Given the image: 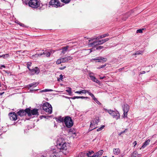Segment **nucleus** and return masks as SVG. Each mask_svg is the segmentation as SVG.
<instances>
[{"label": "nucleus", "instance_id": "obj_12", "mask_svg": "<svg viewBox=\"0 0 157 157\" xmlns=\"http://www.w3.org/2000/svg\"><path fill=\"white\" fill-rule=\"evenodd\" d=\"M18 115L21 117H22L26 115L27 112L26 111V109L25 110H19L17 113Z\"/></svg>", "mask_w": 157, "mask_h": 157}, {"label": "nucleus", "instance_id": "obj_57", "mask_svg": "<svg viewBox=\"0 0 157 157\" xmlns=\"http://www.w3.org/2000/svg\"><path fill=\"white\" fill-rule=\"evenodd\" d=\"M105 77V76H103V77H100V79H103Z\"/></svg>", "mask_w": 157, "mask_h": 157}, {"label": "nucleus", "instance_id": "obj_50", "mask_svg": "<svg viewBox=\"0 0 157 157\" xmlns=\"http://www.w3.org/2000/svg\"><path fill=\"white\" fill-rule=\"evenodd\" d=\"M133 144H134V147H135L137 144V142L136 141H135L133 143Z\"/></svg>", "mask_w": 157, "mask_h": 157}, {"label": "nucleus", "instance_id": "obj_1", "mask_svg": "<svg viewBox=\"0 0 157 157\" xmlns=\"http://www.w3.org/2000/svg\"><path fill=\"white\" fill-rule=\"evenodd\" d=\"M69 146V144L66 143H58L57 146L54 148H52L51 152L53 153V154H55L54 155L56 157H59L61 150H62L63 152H64V151H66L68 148Z\"/></svg>", "mask_w": 157, "mask_h": 157}, {"label": "nucleus", "instance_id": "obj_39", "mask_svg": "<svg viewBox=\"0 0 157 157\" xmlns=\"http://www.w3.org/2000/svg\"><path fill=\"white\" fill-rule=\"evenodd\" d=\"M136 33H142V29H138L136 31Z\"/></svg>", "mask_w": 157, "mask_h": 157}, {"label": "nucleus", "instance_id": "obj_22", "mask_svg": "<svg viewBox=\"0 0 157 157\" xmlns=\"http://www.w3.org/2000/svg\"><path fill=\"white\" fill-rule=\"evenodd\" d=\"M68 47H69L68 46H67L63 48L62 49L61 53L63 54H65L66 52L67 51Z\"/></svg>", "mask_w": 157, "mask_h": 157}, {"label": "nucleus", "instance_id": "obj_9", "mask_svg": "<svg viewBox=\"0 0 157 157\" xmlns=\"http://www.w3.org/2000/svg\"><path fill=\"white\" fill-rule=\"evenodd\" d=\"M9 115L10 119L12 121H16L17 119V115L14 112L10 113Z\"/></svg>", "mask_w": 157, "mask_h": 157}, {"label": "nucleus", "instance_id": "obj_3", "mask_svg": "<svg viewBox=\"0 0 157 157\" xmlns=\"http://www.w3.org/2000/svg\"><path fill=\"white\" fill-rule=\"evenodd\" d=\"M105 111L108 113L113 118H115L116 120L119 119L120 118V115L117 111L106 109L105 110Z\"/></svg>", "mask_w": 157, "mask_h": 157}, {"label": "nucleus", "instance_id": "obj_20", "mask_svg": "<svg viewBox=\"0 0 157 157\" xmlns=\"http://www.w3.org/2000/svg\"><path fill=\"white\" fill-rule=\"evenodd\" d=\"M129 108V106L127 104H125L124 105V107L123 109V111L128 112Z\"/></svg>", "mask_w": 157, "mask_h": 157}, {"label": "nucleus", "instance_id": "obj_16", "mask_svg": "<svg viewBox=\"0 0 157 157\" xmlns=\"http://www.w3.org/2000/svg\"><path fill=\"white\" fill-rule=\"evenodd\" d=\"M56 119L57 121L58 122L63 123L65 119V117H62L60 116L56 118Z\"/></svg>", "mask_w": 157, "mask_h": 157}, {"label": "nucleus", "instance_id": "obj_35", "mask_svg": "<svg viewBox=\"0 0 157 157\" xmlns=\"http://www.w3.org/2000/svg\"><path fill=\"white\" fill-rule=\"evenodd\" d=\"M77 157H84V155L83 153H79Z\"/></svg>", "mask_w": 157, "mask_h": 157}, {"label": "nucleus", "instance_id": "obj_5", "mask_svg": "<svg viewBox=\"0 0 157 157\" xmlns=\"http://www.w3.org/2000/svg\"><path fill=\"white\" fill-rule=\"evenodd\" d=\"M28 4L32 8H36L40 6V2L38 0H29Z\"/></svg>", "mask_w": 157, "mask_h": 157}, {"label": "nucleus", "instance_id": "obj_48", "mask_svg": "<svg viewBox=\"0 0 157 157\" xmlns=\"http://www.w3.org/2000/svg\"><path fill=\"white\" fill-rule=\"evenodd\" d=\"M103 48V47L101 46H99V50Z\"/></svg>", "mask_w": 157, "mask_h": 157}, {"label": "nucleus", "instance_id": "obj_38", "mask_svg": "<svg viewBox=\"0 0 157 157\" xmlns=\"http://www.w3.org/2000/svg\"><path fill=\"white\" fill-rule=\"evenodd\" d=\"M86 93H87L90 96L92 97H94V94L91 93L89 92L88 90H87V92Z\"/></svg>", "mask_w": 157, "mask_h": 157}, {"label": "nucleus", "instance_id": "obj_7", "mask_svg": "<svg viewBox=\"0 0 157 157\" xmlns=\"http://www.w3.org/2000/svg\"><path fill=\"white\" fill-rule=\"evenodd\" d=\"M26 111L29 117H31L32 115H38V109H34L33 110H30L29 108L26 109Z\"/></svg>", "mask_w": 157, "mask_h": 157}, {"label": "nucleus", "instance_id": "obj_42", "mask_svg": "<svg viewBox=\"0 0 157 157\" xmlns=\"http://www.w3.org/2000/svg\"><path fill=\"white\" fill-rule=\"evenodd\" d=\"M127 130V129H126L124 131L120 133H119L118 135L119 136L121 135L122 134H123V133H124Z\"/></svg>", "mask_w": 157, "mask_h": 157}, {"label": "nucleus", "instance_id": "obj_6", "mask_svg": "<svg viewBox=\"0 0 157 157\" xmlns=\"http://www.w3.org/2000/svg\"><path fill=\"white\" fill-rule=\"evenodd\" d=\"M88 45L89 47H93V48H95L96 50L98 49V41L97 39L89 40L88 42Z\"/></svg>", "mask_w": 157, "mask_h": 157}, {"label": "nucleus", "instance_id": "obj_32", "mask_svg": "<svg viewBox=\"0 0 157 157\" xmlns=\"http://www.w3.org/2000/svg\"><path fill=\"white\" fill-rule=\"evenodd\" d=\"M128 112L124 111V113H123V117L124 118L127 117V115H128V114H127Z\"/></svg>", "mask_w": 157, "mask_h": 157}, {"label": "nucleus", "instance_id": "obj_52", "mask_svg": "<svg viewBox=\"0 0 157 157\" xmlns=\"http://www.w3.org/2000/svg\"><path fill=\"white\" fill-rule=\"evenodd\" d=\"M63 75H60L59 76V79H60V80H62V79H63Z\"/></svg>", "mask_w": 157, "mask_h": 157}, {"label": "nucleus", "instance_id": "obj_51", "mask_svg": "<svg viewBox=\"0 0 157 157\" xmlns=\"http://www.w3.org/2000/svg\"><path fill=\"white\" fill-rule=\"evenodd\" d=\"M18 24L20 26H24V24H22L20 22H19V23H18Z\"/></svg>", "mask_w": 157, "mask_h": 157}, {"label": "nucleus", "instance_id": "obj_37", "mask_svg": "<svg viewBox=\"0 0 157 157\" xmlns=\"http://www.w3.org/2000/svg\"><path fill=\"white\" fill-rule=\"evenodd\" d=\"M66 58H67L68 61L69 60H71L73 59V57L71 56H67L66 57Z\"/></svg>", "mask_w": 157, "mask_h": 157}, {"label": "nucleus", "instance_id": "obj_59", "mask_svg": "<svg viewBox=\"0 0 157 157\" xmlns=\"http://www.w3.org/2000/svg\"><path fill=\"white\" fill-rule=\"evenodd\" d=\"M84 98V97L82 96V97H81L80 98Z\"/></svg>", "mask_w": 157, "mask_h": 157}, {"label": "nucleus", "instance_id": "obj_58", "mask_svg": "<svg viewBox=\"0 0 157 157\" xmlns=\"http://www.w3.org/2000/svg\"><path fill=\"white\" fill-rule=\"evenodd\" d=\"M3 93H4V92H3V93H0V95H2V94Z\"/></svg>", "mask_w": 157, "mask_h": 157}, {"label": "nucleus", "instance_id": "obj_19", "mask_svg": "<svg viewBox=\"0 0 157 157\" xmlns=\"http://www.w3.org/2000/svg\"><path fill=\"white\" fill-rule=\"evenodd\" d=\"M107 60V59L102 57H99V62H106Z\"/></svg>", "mask_w": 157, "mask_h": 157}, {"label": "nucleus", "instance_id": "obj_17", "mask_svg": "<svg viewBox=\"0 0 157 157\" xmlns=\"http://www.w3.org/2000/svg\"><path fill=\"white\" fill-rule=\"evenodd\" d=\"M109 39V38H107L106 39H103L101 40H99V45L101 44L104 43L106 41L108 40Z\"/></svg>", "mask_w": 157, "mask_h": 157}, {"label": "nucleus", "instance_id": "obj_14", "mask_svg": "<svg viewBox=\"0 0 157 157\" xmlns=\"http://www.w3.org/2000/svg\"><path fill=\"white\" fill-rule=\"evenodd\" d=\"M150 141V140L149 139H148L146 141H145L143 144V145L140 148V149H141L142 148H144L147 146L148 145L149 143V142Z\"/></svg>", "mask_w": 157, "mask_h": 157}, {"label": "nucleus", "instance_id": "obj_36", "mask_svg": "<svg viewBox=\"0 0 157 157\" xmlns=\"http://www.w3.org/2000/svg\"><path fill=\"white\" fill-rule=\"evenodd\" d=\"M66 91L67 92L69 93V95H70L71 94V89L70 88H69V89L66 90Z\"/></svg>", "mask_w": 157, "mask_h": 157}, {"label": "nucleus", "instance_id": "obj_31", "mask_svg": "<svg viewBox=\"0 0 157 157\" xmlns=\"http://www.w3.org/2000/svg\"><path fill=\"white\" fill-rule=\"evenodd\" d=\"M143 52L142 51H137L134 55H140L142 54Z\"/></svg>", "mask_w": 157, "mask_h": 157}, {"label": "nucleus", "instance_id": "obj_11", "mask_svg": "<svg viewBox=\"0 0 157 157\" xmlns=\"http://www.w3.org/2000/svg\"><path fill=\"white\" fill-rule=\"evenodd\" d=\"M97 125L98 124L96 121L95 122L94 121H91L90 125V128H91L90 130H92L96 128Z\"/></svg>", "mask_w": 157, "mask_h": 157}, {"label": "nucleus", "instance_id": "obj_44", "mask_svg": "<svg viewBox=\"0 0 157 157\" xmlns=\"http://www.w3.org/2000/svg\"><path fill=\"white\" fill-rule=\"evenodd\" d=\"M92 98L96 102V103H97L98 100L94 96V97H92Z\"/></svg>", "mask_w": 157, "mask_h": 157}, {"label": "nucleus", "instance_id": "obj_41", "mask_svg": "<svg viewBox=\"0 0 157 157\" xmlns=\"http://www.w3.org/2000/svg\"><path fill=\"white\" fill-rule=\"evenodd\" d=\"M105 127V126L104 125H102L100 128H99V131L102 130Z\"/></svg>", "mask_w": 157, "mask_h": 157}, {"label": "nucleus", "instance_id": "obj_55", "mask_svg": "<svg viewBox=\"0 0 157 157\" xmlns=\"http://www.w3.org/2000/svg\"><path fill=\"white\" fill-rule=\"evenodd\" d=\"M2 67L5 68V66L4 65H2L1 66V69H2V68H1Z\"/></svg>", "mask_w": 157, "mask_h": 157}, {"label": "nucleus", "instance_id": "obj_21", "mask_svg": "<svg viewBox=\"0 0 157 157\" xmlns=\"http://www.w3.org/2000/svg\"><path fill=\"white\" fill-rule=\"evenodd\" d=\"M90 77V79L92 80L94 82H96L97 83H98L97 81L98 80L95 78V77L92 74H90L89 75Z\"/></svg>", "mask_w": 157, "mask_h": 157}, {"label": "nucleus", "instance_id": "obj_24", "mask_svg": "<svg viewBox=\"0 0 157 157\" xmlns=\"http://www.w3.org/2000/svg\"><path fill=\"white\" fill-rule=\"evenodd\" d=\"M10 56V55L9 54H6L5 55H3L2 56H0V57H2L4 59H6L8 57H9Z\"/></svg>", "mask_w": 157, "mask_h": 157}, {"label": "nucleus", "instance_id": "obj_43", "mask_svg": "<svg viewBox=\"0 0 157 157\" xmlns=\"http://www.w3.org/2000/svg\"><path fill=\"white\" fill-rule=\"evenodd\" d=\"M80 98V97H79V96H74V97H73L71 98L72 99H75L76 98Z\"/></svg>", "mask_w": 157, "mask_h": 157}, {"label": "nucleus", "instance_id": "obj_47", "mask_svg": "<svg viewBox=\"0 0 157 157\" xmlns=\"http://www.w3.org/2000/svg\"><path fill=\"white\" fill-rule=\"evenodd\" d=\"M98 59V58H96L90 59V62H93L94 60H97Z\"/></svg>", "mask_w": 157, "mask_h": 157}, {"label": "nucleus", "instance_id": "obj_15", "mask_svg": "<svg viewBox=\"0 0 157 157\" xmlns=\"http://www.w3.org/2000/svg\"><path fill=\"white\" fill-rule=\"evenodd\" d=\"M141 156V154H138L136 151H135L132 154L131 157H140Z\"/></svg>", "mask_w": 157, "mask_h": 157}, {"label": "nucleus", "instance_id": "obj_23", "mask_svg": "<svg viewBox=\"0 0 157 157\" xmlns=\"http://www.w3.org/2000/svg\"><path fill=\"white\" fill-rule=\"evenodd\" d=\"M87 92V90H82L81 91H77L75 92V93H77L79 94H81L82 93L83 94H86V93Z\"/></svg>", "mask_w": 157, "mask_h": 157}, {"label": "nucleus", "instance_id": "obj_46", "mask_svg": "<svg viewBox=\"0 0 157 157\" xmlns=\"http://www.w3.org/2000/svg\"><path fill=\"white\" fill-rule=\"evenodd\" d=\"M91 157H98V155L97 153L96 154L94 155L93 156H92Z\"/></svg>", "mask_w": 157, "mask_h": 157}, {"label": "nucleus", "instance_id": "obj_53", "mask_svg": "<svg viewBox=\"0 0 157 157\" xmlns=\"http://www.w3.org/2000/svg\"><path fill=\"white\" fill-rule=\"evenodd\" d=\"M66 67V66H64L63 67H60V69L61 70H63V69H65Z\"/></svg>", "mask_w": 157, "mask_h": 157}, {"label": "nucleus", "instance_id": "obj_61", "mask_svg": "<svg viewBox=\"0 0 157 157\" xmlns=\"http://www.w3.org/2000/svg\"><path fill=\"white\" fill-rule=\"evenodd\" d=\"M103 157H107L106 156H103Z\"/></svg>", "mask_w": 157, "mask_h": 157}, {"label": "nucleus", "instance_id": "obj_56", "mask_svg": "<svg viewBox=\"0 0 157 157\" xmlns=\"http://www.w3.org/2000/svg\"><path fill=\"white\" fill-rule=\"evenodd\" d=\"M87 51H88L90 53L91 52H92V50H91L90 49L87 50Z\"/></svg>", "mask_w": 157, "mask_h": 157}, {"label": "nucleus", "instance_id": "obj_8", "mask_svg": "<svg viewBox=\"0 0 157 157\" xmlns=\"http://www.w3.org/2000/svg\"><path fill=\"white\" fill-rule=\"evenodd\" d=\"M49 4L52 6L58 7L60 6V3L58 0H51L49 2Z\"/></svg>", "mask_w": 157, "mask_h": 157}, {"label": "nucleus", "instance_id": "obj_25", "mask_svg": "<svg viewBox=\"0 0 157 157\" xmlns=\"http://www.w3.org/2000/svg\"><path fill=\"white\" fill-rule=\"evenodd\" d=\"M109 35V34L108 33H106L101 35L99 37V40L100 39L104 38L106 36H108Z\"/></svg>", "mask_w": 157, "mask_h": 157}, {"label": "nucleus", "instance_id": "obj_28", "mask_svg": "<svg viewBox=\"0 0 157 157\" xmlns=\"http://www.w3.org/2000/svg\"><path fill=\"white\" fill-rule=\"evenodd\" d=\"M53 91V90H51V89L48 90V89H45L43 90H41V91H40V93H41V92H48V91Z\"/></svg>", "mask_w": 157, "mask_h": 157}, {"label": "nucleus", "instance_id": "obj_29", "mask_svg": "<svg viewBox=\"0 0 157 157\" xmlns=\"http://www.w3.org/2000/svg\"><path fill=\"white\" fill-rule=\"evenodd\" d=\"M62 63H63V62H62V60L61 58L58 59L56 62V63L57 64H60Z\"/></svg>", "mask_w": 157, "mask_h": 157}, {"label": "nucleus", "instance_id": "obj_18", "mask_svg": "<svg viewBox=\"0 0 157 157\" xmlns=\"http://www.w3.org/2000/svg\"><path fill=\"white\" fill-rule=\"evenodd\" d=\"M114 154L115 155H118L120 152V150L119 148H114L113 150Z\"/></svg>", "mask_w": 157, "mask_h": 157}, {"label": "nucleus", "instance_id": "obj_2", "mask_svg": "<svg viewBox=\"0 0 157 157\" xmlns=\"http://www.w3.org/2000/svg\"><path fill=\"white\" fill-rule=\"evenodd\" d=\"M43 109L48 114H51L52 112V107L51 105L47 102L43 104L42 106Z\"/></svg>", "mask_w": 157, "mask_h": 157}, {"label": "nucleus", "instance_id": "obj_4", "mask_svg": "<svg viewBox=\"0 0 157 157\" xmlns=\"http://www.w3.org/2000/svg\"><path fill=\"white\" fill-rule=\"evenodd\" d=\"M64 123L66 127L68 128L71 127L73 124V123L71 118L69 116H66L65 117Z\"/></svg>", "mask_w": 157, "mask_h": 157}, {"label": "nucleus", "instance_id": "obj_34", "mask_svg": "<svg viewBox=\"0 0 157 157\" xmlns=\"http://www.w3.org/2000/svg\"><path fill=\"white\" fill-rule=\"evenodd\" d=\"M32 63L31 62H28L27 64V67L29 70H30V69L29 68V67L31 66Z\"/></svg>", "mask_w": 157, "mask_h": 157}, {"label": "nucleus", "instance_id": "obj_49", "mask_svg": "<svg viewBox=\"0 0 157 157\" xmlns=\"http://www.w3.org/2000/svg\"><path fill=\"white\" fill-rule=\"evenodd\" d=\"M145 73V71H142L140 72V74L139 75H140V74H144Z\"/></svg>", "mask_w": 157, "mask_h": 157}, {"label": "nucleus", "instance_id": "obj_60", "mask_svg": "<svg viewBox=\"0 0 157 157\" xmlns=\"http://www.w3.org/2000/svg\"><path fill=\"white\" fill-rule=\"evenodd\" d=\"M98 103H99V104L101 105V103H100L99 102H98Z\"/></svg>", "mask_w": 157, "mask_h": 157}, {"label": "nucleus", "instance_id": "obj_27", "mask_svg": "<svg viewBox=\"0 0 157 157\" xmlns=\"http://www.w3.org/2000/svg\"><path fill=\"white\" fill-rule=\"evenodd\" d=\"M37 85V84L36 82H33L32 83H31L29 85L30 87H36Z\"/></svg>", "mask_w": 157, "mask_h": 157}, {"label": "nucleus", "instance_id": "obj_30", "mask_svg": "<svg viewBox=\"0 0 157 157\" xmlns=\"http://www.w3.org/2000/svg\"><path fill=\"white\" fill-rule=\"evenodd\" d=\"M61 58L62 60V62H63V63L68 62L67 59V58H66V57Z\"/></svg>", "mask_w": 157, "mask_h": 157}, {"label": "nucleus", "instance_id": "obj_13", "mask_svg": "<svg viewBox=\"0 0 157 157\" xmlns=\"http://www.w3.org/2000/svg\"><path fill=\"white\" fill-rule=\"evenodd\" d=\"M42 51H43V52H41V53L38 54H36V55H35V56H41L43 55H44L45 56H46L47 57H49L50 56V53L49 52H46V51H45V52H43V50H42Z\"/></svg>", "mask_w": 157, "mask_h": 157}, {"label": "nucleus", "instance_id": "obj_62", "mask_svg": "<svg viewBox=\"0 0 157 157\" xmlns=\"http://www.w3.org/2000/svg\"><path fill=\"white\" fill-rule=\"evenodd\" d=\"M97 131H98V129H97Z\"/></svg>", "mask_w": 157, "mask_h": 157}, {"label": "nucleus", "instance_id": "obj_26", "mask_svg": "<svg viewBox=\"0 0 157 157\" xmlns=\"http://www.w3.org/2000/svg\"><path fill=\"white\" fill-rule=\"evenodd\" d=\"M94 153V152L93 151H89L86 153V155L88 157H91V155Z\"/></svg>", "mask_w": 157, "mask_h": 157}, {"label": "nucleus", "instance_id": "obj_63", "mask_svg": "<svg viewBox=\"0 0 157 157\" xmlns=\"http://www.w3.org/2000/svg\"><path fill=\"white\" fill-rule=\"evenodd\" d=\"M40 157H44V156H41Z\"/></svg>", "mask_w": 157, "mask_h": 157}, {"label": "nucleus", "instance_id": "obj_54", "mask_svg": "<svg viewBox=\"0 0 157 157\" xmlns=\"http://www.w3.org/2000/svg\"><path fill=\"white\" fill-rule=\"evenodd\" d=\"M69 133L70 134H72L75 135V132L72 133V132H71L70 131Z\"/></svg>", "mask_w": 157, "mask_h": 157}, {"label": "nucleus", "instance_id": "obj_10", "mask_svg": "<svg viewBox=\"0 0 157 157\" xmlns=\"http://www.w3.org/2000/svg\"><path fill=\"white\" fill-rule=\"evenodd\" d=\"M29 71L31 75H33L35 74H37L40 71L39 70L37 67H35L32 69H30Z\"/></svg>", "mask_w": 157, "mask_h": 157}, {"label": "nucleus", "instance_id": "obj_45", "mask_svg": "<svg viewBox=\"0 0 157 157\" xmlns=\"http://www.w3.org/2000/svg\"><path fill=\"white\" fill-rule=\"evenodd\" d=\"M106 66V64H105L104 65H102L101 66H100L99 67V69L103 68L104 67H105Z\"/></svg>", "mask_w": 157, "mask_h": 157}, {"label": "nucleus", "instance_id": "obj_40", "mask_svg": "<svg viewBox=\"0 0 157 157\" xmlns=\"http://www.w3.org/2000/svg\"><path fill=\"white\" fill-rule=\"evenodd\" d=\"M103 153V151L102 150H101L99 151V155H101Z\"/></svg>", "mask_w": 157, "mask_h": 157}, {"label": "nucleus", "instance_id": "obj_33", "mask_svg": "<svg viewBox=\"0 0 157 157\" xmlns=\"http://www.w3.org/2000/svg\"><path fill=\"white\" fill-rule=\"evenodd\" d=\"M62 2L66 4L68 3L70 1V0H61Z\"/></svg>", "mask_w": 157, "mask_h": 157}]
</instances>
